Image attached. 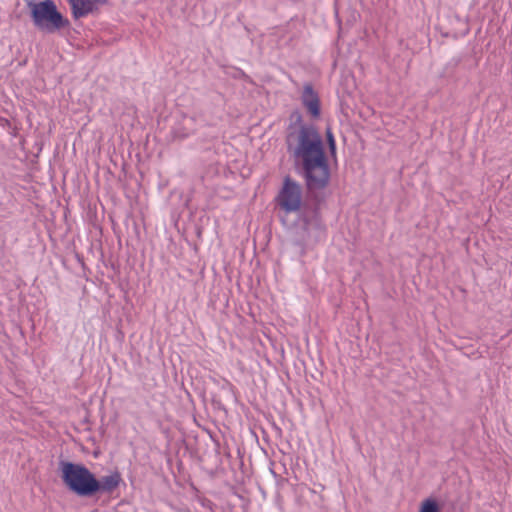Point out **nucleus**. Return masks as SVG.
Returning a JSON list of instances; mask_svg holds the SVG:
<instances>
[{
    "label": "nucleus",
    "instance_id": "nucleus-7",
    "mask_svg": "<svg viewBox=\"0 0 512 512\" xmlns=\"http://www.w3.org/2000/svg\"><path fill=\"white\" fill-rule=\"evenodd\" d=\"M121 482V476L118 472H114L110 475L103 476L101 479H97V493L106 492L110 493L115 490Z\"/></svg>",
    "mask_w": 512,
    "mask_h": 512
},
{
    "label": "nucleus",
    "instance_id": "nucleus-8",
    "mask_svg": "<svg viewBox=\"0 0 512 512\" xmlns=\"http://www.w3.org/2000/svg\"><path fill=\"white\" fill-rule=\"evenodd\" d=\"M419 512H440V507L434 499L428 498L422 502Z\"/></svg>",
    "mask_w": 512,
    "mask_h": 512
},
{
    "label": "nucleus",
    "instance_id": "nucleus-6",
    "mask_svg": "<svg viewBox=\"0 0 512 512\" xmlns=\"http://www.w3.org/2000/svg\"><path fill=\"white\" fill-rule=\"evenodd\" d=\"M72 15L75 19H80L93 13L98 5L104 4L106 0H68Z\"/></svg>",
    "mask_w": 512,
    "mask_h": 512
},
{
    "label": "nucleus",
    "instance_id": "nucleus-5",
    "mask_svg": "<svg viewBox=\"0 0 512 512\" xmlns=\"http://www.w3.org/2000/svg\"><path fill=\"white\" fill-rule=\"evenodd\" d=\"M301 101L307 111L314 117L320 116V99L314 91L312 84L306 83L303 87Z\"/></svg>",
    "mask_w": 512,
    "mask_h": 512
},
{
    "label": "nucleus",
    "instance_id": "nucleus-4",
    "mask_svg": "<svg viewBox=\"0 0 512 512\" xmlns=\"http://www.w3.org/2000/svg\"><path fill=\"white\" fill-rule=\"evenodd\" d=\"M302 186L290 176H286L276 196V203L286 214L300 210L302 205Z\"/></svg>",
    "mask_w": 512,
    "mask_h": 512
},
{
    "label": "nucleus",
    "instance_id": "nucleus-9",
    "mask_svg": "<svg viewBox=\"0 0 512 512\" xmlns=\"http://www.w3.org/2000/svg\"><path fill=\"white\" fill-rule=\"evenodd\" d=\"M326 138H327L329 150L331 151L332 154H334L335 150H336V143H335V139H334L333 133L330 128H327V130H326Z\"/></svg>",
    "mask_w": 512,
    "mask_h": 512
},
{
    "label": "nucleus",
    "instance_id": "nucleus-1",
    "mask_svg": "<svg viewBox=\"0 0 512 512\" xmlns=\"http://www.w3.org/2000/svg\"><path fill=\"white\" fill-rule=\"evenodd\" d=\"M290 125L286 136L288 152L295 159L298 170L310 193L324 189L330 179V170L322 137L313 124L302 123L301 116Z\"/></svg>",
    "mask_w": 512,
    "mask_h": 512
},
{
    "label": "nucleus",
    "instance_id": "nucleus-3",
    "mask_svg": "<svg viewBox=\"0 0 512 512\" xmlns=\"http://www.w3.org/2000/svg\"><path fill=\"white\" fill-rule=\"evenodd\" d=\"M26 5L33 25L41 32L51 34L69 25V21L58 11L53 0H26Z\"/></svg>",
    "mask_w": 512,
    "mask_h": 512
},
{
    "label": "nucleus",
    "instance_id": "nucleus-2",
    "mask_svg": "<svg viewBox=\"0 0 512 512\" xmlns=\"http://www.w3.org/2000/svg\"><path fill=\"white\" fill-rule=\"evenodd\" d=\"M61 479L66 487L81 497H90L97 493L95 475L84 465L60 461Z\"/></svg>",
    "mask_w": 512,
    "mask_h": 512
}]
</instances>
